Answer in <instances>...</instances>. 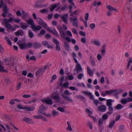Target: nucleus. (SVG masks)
Listing matches in <instances>:
<instances>
[{"mask_svg": "<svg viewBox=\"0 0 132 132\" xmlns=\"http://www.w3.org/2000/svg\"><path fill=\"white\" fill-rule=\"evenodd\" d=\"M99 102V101L98 100H95L94 101V103L96 105H98Z\"/></svg>", "mask_w": 132, "mask_h": 132, "instance_id": "obj_56", "label": "nucleus"}, {"mask_svg": "<svg viewBox=\"0 0 132 132\" xmlns=\"http://www.w3.org/2000/svg\"><path fill=\"white\" fill-rule=\"evenodd\" d=\"M37 20L39 24L43 26L45 29H46L47 27H48L47 24L40 18H38Z\"/></svg>", "mask_w": 132, "mask_h": 132, "instance_id": "obj_3", "label": "nucleus"}, {"mask_svg": "<svg viewBox=\"0 0 132 132\" xmlns=\"http://www.w3.org/2000/svg\"><path fill=\"white\" fill-rule=\"evenodd\" d=\"M90 58L91 64L93 66H94L95 65V63L94 59L91 57H90Z\"/></svg>", "mask_w": 132, "mask_h": 132, "instance_id": "obj_29", "label": "nucleus"}, {"mask_svg": "<svg viewBox=\"0 0 132 132\" xmlns=\"http://www.w3.org/2000/svg\"><path fill=\"white\" fill-rule=\"evenodd\" d=\"M57 109L61 112H64V109L62 108H60V107H58L57 108Z\"/></svg>", "mask_w": 132, "mask_h": 132, "instance_id": "obj_51", "label": "nucleus"}, {"mask_svg": "<svg viewBox=\"0 0 132 132\" xmlns=\"http://www.w3.org/2000/svg\"><path fill=\"white\" fill-rule=\"evenodd\" d=\"M19 47L21 49H27L26 44H21L19 45Z\"/></svg>", "mask_w": 132, "mask_h": 132, "instance_id": "obj_17", "label": "nucleus"}, {"mask_svg": "<svg viewBox=\"0 0 132 132\" xmlns=\"http://www.w3.org/2000/svg\"><path fill=\"white\" fill-rule=\"evenodd\" d=\"M15 101L14 99H12L10 101V103L11 105H14L15 104Z\"/></svg>", "mask_w": 132, "mask_h": 132, "instance_id": "obj_45", "label": "nucleus"}, {"mask_svg": "<svg viewBox=\"0 0 132 132\" xmlns=\"http://www.w3.org/2000/svg\"><path fill=\"white\" fill-rule=\"evenodd\" d=\"M94 44L97 46H100V42L97 41H94Z\"/></svg>", "mask_w": 132, "mask_h": 132, "instance_id": "obj_49", "label": "nucleus"}, {"mask_svg": "<svg viewBox=\"0 0 132 132\" xmlns=\"http://www.w3.org/2000/svg\"><path fill=\"white\" fill-rule=\"evenodd\" d=\"M121 103L124 104H126L127 102L126 98H123L122 99L121 101Z\"/></svg>", "mask_w": 132, "mask_h": 132, "instance_id": "obj_30", "label": "nucleus"}, {"mask_svg": "<svg viewBox=\"0 0 132 132\" xmlns=\"http://www.w3.org/2000/svg\"><path fill=\"white\" fill-rule=\"evenodd\" d=\"M60 33L63 38H65V36L64 34L63 30L59 31Z\"/></svg>", "mask_w": 132, "mask_h": 132, "instance_id": "obj_27", "label": "nucleus"}, {"mask_svg": "<svg viewBox=\"0 0 132 132\" xmlns=\"http://www.w3.org/2000/svg\"><path fill=\"white\" fill-rule=\"evenodd\" d=\"M43 69L42 68H40L39 70H38L36 73V76H37L39 75L40 72L42 71Z\"/></svg>", "mask_w": 132, "mask_h": 132, "instance_id": "obj_28", "label": "nucleus"}, {"mask_svg": "<svg viewBox=\"0 0 132 132\" xmlns=\"http://www.w3.org/2000/svg\"><path fill=\"white\" fill-rule=\"evenodd\" d=\"M34 46L35 48H37L40 47V45L39 43H35L34 44Z\"/></svg>", "mask_w": 132, "mask_h": 132, "instance_id": "obj_26", "label": "nucleus"}, {"mask_svg": "<svg viewBox=\"0 0 132 132\" xmlns=\"http://www.w3.org/2000/svg\"><path fill=\"white\" fill-rule=\"evenodd\" d=\"M103 120L102 119L99 120L98 122V125L100 127H101L102 124L103 123Z\"/></svg>", "mask_w": 132, "mask_h": 132, "instance_id": "obj_32", "label": "nucleus"}, {"mask_svg": "<svg viewBox=\"0 0 132 132\" xmlns=\"http://www.w3.org/2000/svg\"><path fill=\"white\" fill-rule=\"evenodd\" d=\"M68 84L69 83L68 82H66L63 84L62 86L63 87H64L67 88L68 87Z\"/></svg>", "mask_w": 132, "mask_h": 132, "instance_id": "obj_37", "label": "nucleus"}, {"mask_svg": "<svg viewBox=\"0 0 132 132\" xmlns=\"http://www.w3.org/2000/svg\"><path fill=\"white\" fill-rule=\"evenodd\" d=\"M52 98L54 99L55 100H58L60 98V97L58 95H55L52 96Z\"/></svg>", "mask_w": 132, "mask_h": 132, "instance_id": "obj_35", "label": "nucleus"}, {"mask_svg": "<svg viewBox=\"0 0 132 132\" xmlns=\"http://www.w3.org/2000/svg\"><path fill=\"white\" fill-rule=\"evenodd\" d=\"M46 29L50 32L52 33L56 37H58V34L55 29H53V30H52L50 27L48 26L47 27Z\"/></svg>", "mask_w": 132, "mask_h": 132, "instance_id": "obj_4", "label": "nucleus"}, {"mask_svg": "<svg viewBox=\"0 0 132 132\" xmlns=\"http://www.w3.org/2000/svg\"><path fill=\"white\" fill-rule=\"evenodd\" d=\"M29 37L30 38H32L33 37V36L32 34L30 31H29Z\"/></svg>", "mask_w": 132, "mask_h": 132, "instance_id": "obj_55", "label": "nucleus"}, {"mask_svg": "<svg viewBox=\"0 0 132 132\" xmlns=\"http://www.w3.org/2000/svg\"><path fill=\"white\" fill-rule=\"evenodd\" d=\"M55 48L56 50L58 51H60L61 50V49L60 46L59 45V44H56L55 47Z\"/></svg>", "mask_w": 132, "mask_h": 132, "instance_id": "obj_42", "label": "nucleus"}, {"mask_svg": "<svg viewBox=\"0 0 132 132\" xmlns=\"http://www.w3.org/2000/svg\"><path fill=\"white\" fill-rule=\"evenodd\" d=\"M0 72H7V71L4 69V67L0 65Z\"/></svg>", "mask_w": 132, "mask_h": 132, "instance_id": "obj_24", "label": "nucleus"}, {"mask_svg": "<svg viewBox=\"0 0 132 132\" xmlns=\"http://www.w3.org/2000/svg\"><path fill=\"white\" fill-rule=\"evenodd\" d=\"M43 45L47 47L48 48H53V46L51 45H50L48 43V42L45 41L43 43Z\"/></svg>", "mask_w": 132, "mask_h": 132, "instance_id": "obj_10", "label": "nucleus"}, {"mask_svg": "<svg viewBox=\"0 0 132 132\" xmlns=\"http://www.w3.org/2000/svg\"><path fill=\"white\" fill-rule=\"evenodd\" d=\"M45 37L46 38H50L51 37V35L49 34H47L45 36Z\"/></svg>", "mask_w": 132, "mask_h": 132, "instance_id": "obj_59", "label": "nucleus"}, {"mask_svg": "<svg viewBox=\"0 0 132 132\" xmlns=\"http://www.w3.org/2000/svg\"><path fill=\"white\" fill-rule=\"evenodd\" d=\"M75 70L76 71L77 73H78L79 71H82V68L80 65L78 64L76 65Z\"/></svg>", "mask_w": 132, "mask_h": 132, "instance_id": "obj_8", "label": "nucleus"}, {"mask_svg": "<svg viewBox=\"0 0 132 132\" xmlns=\"http://www.w3.org/2000/svg\"><path fill=\"white\" fill-rule=\"evenodd\" d=\"M27 48H28L32 47V44L31 43H29L27 44H26Z\"/></svg>", "mask_w": 132, "mask_h": 132, "instance_id": "obj_47", "label": "nucleus"}, {"mask_svg": "<svg viewBox=\"0 0 132 132\" xmlns=\"http://www.w3.org/2000/svg\"><path fill=\"white\" fill-rule=\"evenodd\" d=\"M9 23H11L14 21V19L12 18H10L8 19Z\"/></svg>", "mask_w": 132, "mask_h": 132, "instance_id": "obj_46", "label": "nucleus"}, {"mask_svg": "<svg viewBox=\"0 0 132 132\" xmlns=\"http://www.w3.org/2000/svg\"><path fill=\"white\" fill-rule=\"evenodd\" d=\"M3 7V13L2 15L4 17L6 16V14L7 13L8 11V9L7 8V6L5 3H3V1L1 0L0 2V8Z\"/></svg>", "mask_w": 132, "mask_h": 132, "instance_id": "obj_1", "label": "nucleus"}, {"mask_svg": "<svg viewBox=\"0 0 132 132\" xmlns=\"http://www.w3.org/2000/svg\"><path fill=\"white\" fill-rule=\"evenodd\" d=\"M4 52V48L0 44V52L1 54H3Z\"/></svg>", "mask_w": 132, "mask_h": 132, "instance_id": "obj_36", "label": "nucleus"}, {"mask_svg": "<svg viewBox=\"0 0 132 132\" xmlns=\"http://www.w3.org/2000/svg\"><path fill=\"white\" fill-rule=\"evenodd\" d=\"M20 25L21 28L23 29H26L27 27L26 24L23 23L21 22Z\"/></svg>", "mask_w": 132, "mask_h": 132, "instance_id": "obj_18", "label": "nucleus"}, {"mask_svg": "<svg viewBox=\"0 0 132 132\" xmlns=\"http://www.w3.org/2000/svg\"><path fill=\"white\" fill-rule=\"evenodd\" d=\"M14 34L16 36H21L23 35V32L22 30H20L15 32Z\"/></svg>", "mask_w": 132, "mask_h": 132, "instance_id": "obj_13", "label": "nucleus"}, {"mask_svg": "<svg viewBox=\"0 0 132 132\" xmlns=\"http://www.w3.org/2000/svg\"><path fill=\"white\" fill-rule=\"evenodd\" d=\"M6 27L8 29L11 30L12 31H14L16 30V29L13 27V26L10 24L9 23H6L5 25Z\"/></svg>", "mask_w": 132, "mask_h": 132, "instance_id": "obj_6", "label": "nucleus"}, {"mask_svg": "<svg viewBox=\"0 0 132 132\" xmlns=\"http://www.w3.org/2000/svg\"><path fill=\"white\" fill-rule=\"evenodd\" d=\"M24 98H29L31 96L30 95H27V94H26V95H24L22 96Z\"/></svg>", "mask_w": 132, "mask_h": 132, "instance_id": "obj_54", "label": "nucleus"}, {"mask_svg": "<svg viewBox=\"0 0 132 132\" xmlns=\"http://www.w3.org/2000/svg\"><path fill=\"white\" fill-rule=\"evenodd\" d=\"M46 110L44 106L42 105L39 108V110L38 111V113L39 114L41 115L43 114L45 115H46L47 116H50L49 115H46L45 113H44L43 112L45 111Z\"/></svg>", "mask_w": 132, "mask_h": 132, "instance_id": "obj_2", "label": "nucleus"}, {"mask_svg": "<svg viewBox=\"0 0 132 132\" xmlns=\"http://www.w3.org/2000/svg\"><path fill=\"white\" fill-rule=\"evenodd\" d=\"M24 11H23L22 13V18L24 19H25L28 17V15L27 14H24Z\"/></svg>", "mask_w": 132, "mask_h": 132, "instance_id": "obj_22", "label": "nucleus"}, {"mask_svg": "<svg viewBox=\"0 0 132 132\" xmlns=\"http://www.w3.org/2000/svg\"><path fill=\"white\" fill-rule=\"evenodd\" d=\"M115 121L114 120H113L111 122V123L109 125V127L110 128H112L113 125L114 124Z\"/></svg>", "mask_w": 132, "mask_h": 132, "instance_id": "obj_48", "label": "nucleus"}, {"mask_svg": "<svg viewBox=\"0 0 132 132\" xmlns=\"http://www.w3.org/2000/svg\"><path fill=\"white\" fill-rule=\"evenodd\" d=\"M27 73V72L26 71H23L22 72V74L24 76H26Z\"/></svg>", "mask_w": 132, "mask_h": 132, "instance_id": "obj_63", "label": "nucleus"}, {"mask_svg": "<svg viewBox=\"0 0 132 132\" xmlns=\"http://www.w3.org/2000/svg\"><path fill=\"white\" fill-rule=\"evenodd\" d=\"M40 12L42 13L48 12V11L47 9H43L40 10Z\"/></svg>", "mask_w": 132, "mask_h": 132, "instance_id": "obj_34", "label": "nucleus"}, {"mask_svg": "<svg viewBox=\"0 0 132 132\" xmlns=\"http://www.w3.org/2000/svg\"><path fill=\"white\" fill-rule=\"evenodd\" d=\"M123 107V106L121 104H118L116 107V108L117 109H120L122 108Z\"/></svg>", "mask_w": 132, "mask_h": 132, "instance_id": "obj_31", "label": "nucleus"}, {"mask_svg": "<svg viewBox=\"0 0 132 132\" xmlns=\"http://www.w3.org/2000/svg\"><path fill=\"white\" fill-rule=\"evenodd\" d=\"M53 40L54 43L56 45L59 44L58 41L55 38H54L53 39Z\"/></svg>", "mask_w": 132, "mask_h": 132, "instance_id": "obj_44", "label": "nucleus"}, {"mask_svg": "<svg viewBox=\"0 0 132 132\" xmlns=\"http://www.w3.org/2000/svg\"><path fill=\"white\" fill-rule=\"evenodd\" d=\"M114 90H111L109 91H105V93L107 94H111L114 92Z\"/></svg>", "mask_w": 132, "mask_h": 132, "instance_id": "obj_33", "label": "nucleus"}, {"mask_svg": "<svg viewBox=\"0 0 132 132\" xmlns=\"http://www.w3.org/2000/svg\"><path fill=\"white\" fill-rule=\"evenodd\" d=\"M95 26V25L94 23L91 24L90 25V28L93 29Z\"/></svg>", "mask_w": 132, "mask_h": 132, "instance_id": "obj_60", "label": "nucleus"}, {"mask_svg": "<svg viewBox=\"0 0 132 132\" xmlns=\"http://www.w3.org/2000/svg\"><path fill=\"white\" fill-rule=\"evenodd\" d=\"M14 21L16 23H19L20 22L21 20L18 18H16L14 19Z\"/></svg>", "mask_w": 132, "mask_h": 132, "instance_id": "obj_41", "label": "nucleus"}, {"mask_svg": "<svg viewBox=\"0 0 132 132\" xmlns=\"http://www.w3.org/2000/svg\"><path fill=\"white\" fill-rule=\"evenodd\" d=\"M60 16L61 17L63 22L65 24H67L68 22L67 19L68 18V14H64L63 15Z\"/></svg>", "mask_w": 132, "mask_h": 132, "instance_id": "obj_5", "label": "nucleus"}, {"mask_svg": "<svg viewBox=\"0 0 132 132\" xmlns=\"http://www.w3.org/2000/svg\"><path fill=\"white\" fill-rule=\"evenodd\" d=\"M64 94L66 95H69L71 94L69 92V91L67 90H65L64 93Z\"/></svg>", "mask_w": 132, "mask_h": 132, "instance_id": "obj_39", "label": "nucleus"}, {"mask_svg": "<svg viewBox=\"0 0 132 132\" xmlns=\"http://www.w3.org/2000/svg\"><path fill=\"white\" fill-rule=\"evenodd\" d=\"M22 83L21 82H19L18 83L16 87V89L17 90H19L21 88Z\"/></svg>", "mask_w": 132, "mask_h": 132, "instance_id": "obj_25", "label": "nucleus"}, {"mask_svg": "<svg viewBox=\"0 0 132 132\" xmlns=\"http://www.w3.org/2000/svg\"><path fill=\"white\" fill-rule=\"evenodd\" d=\"M108 118V116L106 114H103L102 116V119H103V120H106Z\"/></svg>", "mask_w": 132, "mask_h": 132, "instance_id": "obj_40", "label": "nucleus"}, {"mask_svg": "<svg viewBox=\"0 0 132 132\" xmlns=\"http://www.w3.org/2000/svg\"><path fill=\"white\" fill-rule=\"evenodd\" d=\"M83 93L84 94L88 95H91V93L86 91H83Z\"/></svg>", "mask_w": 132, "mask_h": 132, "instance_id": "obj_62", "label": "nucleus"}, {"mask_svg": "<svg viewBox=\"0 0 132 132\" xmlns=\"http://www.w3.org/2000/svg\"><path fill=\"white\" fill-rule=\"evenodd\" d=\"M126 99L127 102L132 101V99L130 97H128Z\"/></svg>", "mask_w": 132, "mask_h": 132, "instance_id": "obj_64", "label": "nucleus"}, {"mask_svg": "<svg viewBox=\"0 0 132 132\" xmlns=\"http://www.w3.org/2000/svg\"><path fill=\"white\" fill-rule=\"evenodd\" d=\"M42 29V27L39 26H36L34 24V31H36L38 30H40Z\"/></svg>", "mask_w": 132, "mask_h": 132, "instance_id": "obj_11", "label": "nucleus"}, {"mask_svg": "<svg viewBox=\"0 0 132 132\" xmlns=\"http://www.w3.org/2000/svg\"><path fill=\"white\" fill-rule=\"evenodd\" d=\"M106 8L108 10L110 11L114 10L115 12H117V10L116 9L114 8L112 6L109 5H107L106 6Z\"/></svg>", "mask_w": 132, "mask_h": 132, "instance_id": "obj_12", "label": "nucleus"}, {"mask_svg": "<svg viewBox=\"0 0 132 132\" xmlns=\"http://www.w3.org/2000/svg\"><path fill=\"white\" fill-rule=\"evenodd\" d=\"M57 5L56 4L51 5V7L50 9V10L51 11H53L55 8L57 7Z\"/></svg>", "mask_w": 132, "mask_h": 132, "instance_id": "obj_20", "label": "nucleus"}, {"mask_svg": "<svg viewBox=\"0 0 132 132\" xmlns=\"http://www.w3.org/2000/svg\"><path fill=\"white\" fill-rule=\"evenodd\" d=\"M16 14L17 16H20L21 15V12L20 10L16 12Z\"/></svg>", "mask_w": 132, "mask_h": 132, "instance_id": "obj_57", "label": "nucleus"}, {"mask_svg": "<svg viewBox=\"0 0 132 132\" xmlns=\"http://www.w3.org/2000/svg\"><path fill=\"white\" fill-rule=\"evenodd\" d=\"M26 22L28 24H29L31 26L32 28L33 29V22L32 19H31L29 18L28 20Z\"/></svg>", "mask_w": 132, "mask_h": 132, "instance_id": "obj_14", "label": "nucleus"}, {"mask_svg": "<svg viewBox=\"0 0 132 132\" xmlns=\"http://www.w3.org/2000/svg\"><path fill=\"white\" fill-rule=\"evenodd\" d=\"M112 101L111 99H108L107 100L106 105L108 106H111L112 105Z\"/></svg>", "mask_w": 132, "mask_h": 132, "instance_id": "obj_19", "label": "nucleus"}, {"mask_svg": "<svg viewBox=\"0 0 132 132\" xmlns=\"http://www.w3.org/2000/svg\"><path fill=\"white\" fill-rule=\"evenodd\" d=\"M45 31L44 29L42 30L40 32L39 34L41 35H44L45 34Z\"/></svg>", "mask_w": 132, "mask_h": 132, "instance_id": "obj_43", "label": "nucleus"}, {"mask_svg": "<svg viewBox=\"0 0 132 132\" xmlns=\"http://www.w3.org/2000/svg\"><path fill=\"white\" fill-rule=\"evenodd\" d=\"M79 33L80 35H81L82 36H85V33H84V32L82 31H79Z\"/></svg>", "mask_w": 132, "mask_h": 132, "instance_id": "obj_61", "label": "nucleus"}, {"mask_svg": "<svg viewBox=\"0 0 132 132\" xmlns=\"http://www.w3.org/2000/svg\"><path fill=\"white\" fill-rule=\"evenodd\" d=\"M106 107L103 105H100L98 107V110L101 112H104L106 110Z\"/></svg>", "mask_w": 132, "mask_h": 132, "instance_id": "obj_7", "label": "nucleus"}, {"mask_svg": "<svg viewBox=\"0 0 132 132\" xmlns=\"http://www.w3.org/2000/svg\"><path fill=\"white\" fill-rule=\"evenodd\" d=\"M83 76V74L80 73L77 76V78L78 79H80Z\"/></svg>", "mask_w": 132, "mask_h": 132, "instance_id": "obj_50", "label": "nucleus"}, {"mask_svg": "<svg viewBox=\"0 0 132 132\" xmlns=\"http://www.w3.org/2000/svg\"><path fill=\"white\" fill-rule=\"evenodd\" d=\"M43 101H45L46 103L50 104H51L52 103V101L50 99H47L45 100H42Z\"/></svg>", "mask_w": 132, "mask_h": 132, "instance_id": "obj_21", "label": "nucleus"}, {"mask_svg": "<svg viewBox=\"0 0 132 132\" xmlns=\"http://www.w3.org/2000/svg\"><path fill=\"white\" fill-rule=\"evenodd\" d=\"M77 19L76 18H75L73 19V25L76 27H77L78 26V24L77 23Z\"/></svg>", "mask_w": 132, "mask_h": 132, "instance_id": "obj_23", "label": "nucleus"}, {"mask_svg": "<svg viewBox=\"0 0 132 132\" xmlns=\"http://www.w3.org/2000/svg\"><path fill=\"white\" fill-rule=\"evenodd\" d=\"M24 110H26L29 111H32V107H25Z\"/></svg>", "mask_w": 132, "mask_h": 132, "instance_id": "obj_52", "label": "nucleus"}, {"mask_svg": "<svg viewBox=\"0 0 132 132\" xmlns=\"http://www.w3.org/2000/svg\"><path fill=\"white\" fill-rule=\"evenodd\" d=\"M4 22L5 23V25H6V23H9L8 20L6 18H4L3 19Z\"/></svg>", "mask_w": 132, "mask_h": 132, "instance_id": "obj_53", "label": "nucleus"}, {"mask_svg": "<svg viewBox=\"0 0 132 132\" xmlns=\"http://www.w3.org/2000/svg\"><path fill=\"white\" fill-rule=\"evenodd\" d=\"M22 121L27 123H30L32 122V119L27 117H25L23 119Z\"/></svg>", "mask_w": 132, "mask_h": 132, "instance_id": "obj_9", "label": "nucleus"}, {"mask_svg": "<svg viewBox=\"0 0 132 132\" xmlns=\"http://www.w3.org/2000/svg\"><path fill=\"white\" fill-rule=\"evenodd\" d=\"M17 107L19 109H24L25 108V107H23L21 105L19 104L17 105Z\"/></svg>", "mask_w": 132, "mask_h": 132, "instance_id": "obj_38", "label": "nucleus"}, {"mask_svg": "<svg viewBox=\"0 0 132 132\" xmlns=\"http://www.w3.org/2000/svg\"><path fill=\"white\" fill-rule=\"evenodd\" d=\"M57 28L58 30H59V31H61L63 30L61 26L60 25H58L57 26Z\"/></svg>", "mask_w": 132, "mask_h": 132, "instance_id": "obj_58", "label": "nucleus"}, {"mask_svg": "<svg viewBox=\"0 0 132 132\" xmlns=\"http://www.w3.org/2000/svg\"><path fill=\"white\" fill-rule=\"evenodd\" d=\"M87 72L89 75L90 76H92L93 75V72L92 70H91L90 68L89 67H87Z\"/></svg>", "mask_w": 132, "mask_h": 132, "instance_id": "obj_15", "label": "nucleus"}, {"mask_svg": "<svg viewBox=\"0 0 132 132\" xmlns=\"http://www.w3.org/2000/svg\"><path fill=\"white\" fill-rule=\"evenodd\" d=\"M62 95L64 98L65 99H66L67 101L69 102H71L72 101V100L69 97L66 96L63 94H62Z\"/></svg>", "mask_w": 132, "mask_h": 132, "instance_id": "obj_16", "label": "nucleus"}]
</instances>
